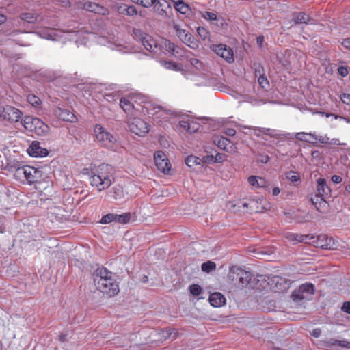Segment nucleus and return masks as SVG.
Instances as JSON below:
<instances>
[{"instance_id": "nucleus-1", "label": "nucleus", "mask_w": 350, "mask_h": 350, "mask_svg": "<svg viewBox=\"0 0 350 350\" xmlns=\"http://www.w3.org/2000/svg\"><path fill=\"white\" fill-rule=\"evenodd\" d=\"M93 280L96 289L109 297H113L120 292L118 282L105 267H98L94 273Z\"/></svg>"}, {"instance_id": "nucleus-2", "label": "nucleus", "mask_w": 350, "mask_h": 350, "mask_svg": "<svg viewBox=\"0 0 350 350\" xmlns=\"http://www.w3.org/2000/svg\"><path fill=\"white\" fill-rule=\"evenodd\" d=\"M114 168L111 165L103 163L98 165L91 173V186L99 192L107 189L114 181Z\"/></svg>"}, {"instance_id": "nucleus-3", "label": "nucleus", "mask_w": 350, "mask_h": 350, "mask_svg": "<svg viewBox=\"0 0 350 350\" xmlns=\"http://www.w3.org/2000/svg\"><path fill=\"white\" fill-rule=\"evenodd\" d=\"M284 237L288 241L293 243H306L313 244L317 247L327 250H334L337 247V243L334 239L325 234L318 236H310L287 232Z\"/></svg>"}, {"instance_id": "nucleus-4", "label": "nucleus", "mask_w": 350, "mask_h": 350, "mask_svg": "<svg viewBox=\"0 0 350 350\" xmlns=\"http://www.w3.org/2000/svg\"><path fill=\"white\" fill-rule=\"evenodd\" d=\"M40 172L36 168L24 165L17 167L14 173L16 180L23 184L31 185L36 183L40 177Z\"/></svg>"}, {"instance_id": "nucleus-5", "label": "nucleus", "mask_w": 350, "mask_h": 350, "mask_svg": "<svg viewBox=\"0 0 350 350\" xmlns=\"http://www.w3.org/2000/svg\"><path fill=\"white\" fill-rule=\"evenodd\" d=\"M22 123L26 130L38 136H46L49 132V126L38 118L26 116Z\"/></svg>"}, {"instance_id": "nucleus-6", "label": "nucleus", "mask_w": 350, "mask_h": 350, "mask_svg": "<svg viewBox=\"0 0 350 350\" xmlns=\"http://www.w3.org/2000/svg\"><path fill=\"white\" fill-rule=\"evenodd\" d=\"M94 133L97 142L103 146L109 149L114 148L116 146L117 140L116 137L100 124L95 126Z\"/></svg>"}, {"instance_id": "nucleus-7", "label": "nucleus", "mask_w": 350, "mask_h": 350, "mask_svg": "<svg viewBox=\"0 0 350 350\" xmlns=\"http://www.w3.org/2000/svg\"><path fill=\"white\" fill-rule=\"evenodd\" d=\"M228 277L230 280L235 282V284L243 288L250 284L252 275L249 271L233 267L230 270Z\"/></svg>"}, {"instance_id": "nucleus-8", "label": "nucleus", "mask_w": 350, "mask_h": 350, "mask_svg": "<svg viewBox=\"0 0 350 350\" xmlns=\"http://www.w3.org/2000/svg\"><path fill=\"white\" fill-rule=\"evenodd\" d=\"M136 98L142 100V103L145 101V96L140 94L129 96L121 98L120 101V106L123 111L129 116L135 115L136 111H140V108H138L135 105L134 103H136Z\"/></svg>"}, {"instance_id": "nucleus-9", "label": "nucleus", "mask_w": 350, "mask_h": 350, "mask_svg": "<svg viewBox=\"0 0 350 350\" xmlns=\"http://www.w3.org/2000/svg\"><path fill=\"white\" fill-rule=\"evenodd\" d=\"M22 116V111L15 107L8 105L0 107V120L14 123L18 122Z\"/></svg>"}, {"instance_id": "nucleus-10", "label": "nucleus", "mask_w": 350, "mask_h": 350, "mask_svg": "<svg viewBox=\"0 0 350 350\" xmlns=\"http://www.w3.org/2000/svg\"><path fill=\"white\" fill-rule=\"evenodd\" d=\"M290 282L279 275L267 277V285L270 290L275 292H284L288 289Z\"/></svg>"}, {"instance_id": "nucleus-11", "label": "nucleus", "mask_w": 350, "mask_h": 350, "mask_svg": "<svg viewBox=\"0 0 350 350\" xmlns=\"http://www.w3.org/2000/svg\"><path fill=\"white\" fill-rule=\"evenodd\" d=\"M314 293V286L310 283H306L299 286L292 293V299L293 301H301L303 299H308L310 296Z\"/></svg>"}, {"instance_id": "nucleus-12", "label": "nucleus", "mask_w": 350, "mask_h": 350, "mask_svg": "<svg viewBox=\"0 0 350 350\" xmlns=\"http://www.w3.org/2000/svg\"><path fill=\"white\" fill-rule=\"evenodd\" d=\"M154 159L158 170L163 174L169 173L171 170L172 165L167 157L163 151H157L154 153Z\"/></svg>"}, {"instance_id": "nucleus-13", "label": "nucleus", "mask_w": 350, "mask_h": 350, "mask_svg": "<svg viewBox=\"0 0 350 350\" xmlns=\"http://www.w3.org/2000/svg\"><path fill=\"white\" fill-rule=\"evenodd\" d=\"M130 131L139 136H144L150 131V125L144 120L136 118L129 124Z\"/></svg>"}, {"instance_id": "nucleus-14", "label": "nucleus", "mask_w": 350, "mask_h": 350, "mask_svg": "<svg viewBox=\"0 0 350 350\" xmlns=\"http://www.w3.org/2000/svg\"><path fill=\"white\" fill-rule=\"evenodd\" d=\"M211 49L228 63L234 61L233 51L227 45L224 44H215L211 46Z\"/></svg>"}, {"instance_id": "nucleus-15", "label": "nucleus", "mask_w": 350, "mask_h": 350, "mask_svg": "<svg viewBox=\"0 0 350 350\" xmlns=\"http://www.w3.org/2000/svg\"><path fill=\"white\" fill-rule=\"evenodd\" d=\"M81 5L82 9L96 14L107 16L109 14V9L95 2L84 1Z\"/></svg>"}, {"instance_id": "nucleus-16", "label": "nucleus", "mask_w": 350, "mask_h": 350, "mask_svg": "<svg viewBox=\"0 0 350 350\" xmlns=\"http://www.w3.org/2000/svg\"><path fill=\"white\" fill-rule=\"evenodd\" d=\"M213 142L218 148L228 152L232 153L237 150L234 144L226 137L217 136L214 138Z\"/></svg>"}, {"instance_id": "nucleus-17", "label": "nucleus", "mask_w": 350, "mask_h": 350, "mask_svg": "<svg viewBox=\"0 0 350 350\" xmlns=\"http://www.w3.org/2000/svg\"><path fill=\"white\" fill-rule=\"evenodd\" d=\"M164 49L173 55L175 57L181 59L184 56V51L183 49L176 45L174 43L168 40H164L163 42Z\"/></svg>"}, {"instance_id": "nucleus-18", "label": "nucleus", "mask_w": 350, "mask_h": 350, "mask_svg": "<svg viewBox=\"0 0 350 350\" xmlns=\"http://www.w3.org/2000/svg\"><path fill=\"white\" fill-rule=\"evenodd\" d=\"M54 113L63 121L75 122L77 120L76 116L68 109L57 107L54 109Z\"/></svg>"}, {"instance_id": "nucleus-19", "label": "nucleus", "mask_w": 350, "mask_h": 350, "mask_svg": "<svg viewBox=\"0 0 350 350\" xmlns=\"http://www.w3.org/2000/svg\"><path fill=\"white\" fill-rule=\"evenodd\" d=\"M30 156L34 157H45L48 154L49 152L46 148L40 146V142L33 141L27 150Z\"/></svg>"}, {"instance_id": "nucleus-20", "label": "nucleus", "mask_w": 350, "mask_h": 350, "mask_svg": "<svg viewBox=\"0 0 350 350\" xmlns=\"http://www.w3.org/2000/svg\"><path fill=\"white\" fill-rule=\"evenodd\" d=\"M154 9L162 16L167 15V10L171 9L169 3L166 0H155L153 3Z\"/></svg>"}, {"instance_id": "nucleus-21", "label": "nucleus", "mask_w": 350, "mask_h": 350, "mask_svg": "<svg viewBox=\"0 0 350 350\" xmlns=\"http://www.w3.org/2000/svg\"><path fill=\"white\" fill-rule=\"evenodd\" d=\"M142 43L147 51L154 53L157 52V44L152 36L145 34V36H142Z\"/></svg>"}, {"instance_id": "nucleus-22", "label": "nucleus", "mask_w": 350, "mask_h": 350, "mask_svg": "<svg viewBox=\"0 0 350 350\" xmlns=\"http://www.w3.org/2000/svg\"><path fill=\"white\" fill-rule=\"evenodd\" d=\"M209 302L213 307H221L226 303V298L219 292H215L210 295Z\"/></svg>"}, {"instance_id": "nucleus-23", "label": "nucleus", "mask_w": 350, "mask_h": 350, "mask_svg": "<svg viewBox=\"0 0 350 350\" xmlns=\"http://www.w3.org/2000/svg\"><path fill=\"white\" fill-rule=\"evenodd\" d=\"M331 190L327 185V182L325 178H319L317 181V193L325 198H327L330 196Z\"/></svg>"}, {"instance_id": "nucleus-24", "label": "nucleus", "mask_w": 350, "mask_h": 350, "mask_svg": "<svg viewBox=\"0 0 350 350\" xmlns=\"http://www.w3.org/2000/svg\"><path fill=\"white\" fill-rule=\"evenodd\" d=\"M325 198V197L319 195H314L311 198L312 203L316 208L321 213L323 212L327 207V202Z\"/></svg>"}, {"instance_id": "nucleus-25", "label": "nucleus", "mask_w": 350, "mask_h": 350, "mask_svg": "<svg viewBox=\"0 0 350 350\" xmlns=\"http://www.w3.org/2000/svg\"><path fill=\"white\" fill-rule=\"evenodd\" d=\"M152 111L154 112L151 113V114L152 116H156L154 118L155 119H166L168 118V116L171 114L170 110L164 109L163 107H162L160 105L154 106L152 108Z\"/></svg>"}, {"instance_id": "nucleus-26", "label": "nucleus", "mask_w": 350, "mask_h": 350, "mask_svg": "<svg viewBox=\"0 0 350 350\" xmlns=\"http://www.w3.org/2000/svg\"><path fill=\"white\" fill-rule=\"evenodd\" d=\"M247 180L251 186L256 188L265 187L266 186L265 179L259 176H250L248 177Z\"/></svg>"}, {"instance_id": "nucleus-27", "label": "nucleus", "mask_w": 350, "mask_h": 350, "mask_svg": "<svg viewBox=\"0 0 350 350\" xmlns=\"http://www.w3.org/2000/svg\"><path fill=\"white\" fill-rule=\"evenodd\" d=\"M294 15L293 21L296 24L308 23L310 20L308 15L304 12H299Z\"/></svg>"}, {"instance_id": "nucleus-28", "label": "nucleus", "mask_w": 350, "mask_h": 350, "mask_svg": "<svg viewBox=\"0 0 350 350\" xmlns=\"http://www.w3.org/2000/svg\"><path fill=\"white\" fill-rule=\"evenodd\" d=\"M174 8L177 12L185 15L189 14L191 12V8L189 5L186 4L183 1L176 3V5H174Z\"/></svg>"}, {"instance_id": "nucleus-29", "label": "nucleus", "mask_w": 350, "mask_h": 350, "mask_svg": "<svg viewBox=\"0 0 350 350\" xmlns=\"http://www.w3.org/2000/svg\"><path fill=\"white\" fill-rule=\"evenodd\" d=\"M38 16L32 12L22 13L20 18L29 23H34L37 21Z\"/></svg>"}, {"instance_id": "nucleus-30", "label": "nucleus", "mask_w": 350, "mask_h": 350, "mask_svg": "<svg viewBox=\"0 0 350 350\" xmlns=\"http://www.w3.org/2000/svg\"><path fill=\"white\" fill-rule=\"evenodd\" d=\"M201 159L193 155L188 156L185 159L186 165L189 167H193L200 164Z\"/></svg>"}, {"instance_id": "nucleus-31", "label": "nucleus", "mask_w": 350, "mask_h": 350, "mask_svg": "<svg viewBox=\"0 0 350 350\" xmlns=\"http://www.w3.org/2000/svg\"><path fill=\"white\" fill-rule=\"evenodd\" d=\"M174 29L177 36L182 40V42H183V40H185L187 38V36L191 34L189 32L187 31L185 29H182L178 25H175L174 26Z\"/></svg>"}, {"instance_id": "nucleus-32", "label": "nucleus", "mask_w": 350, "mask_h": 350, "mask_svg": "<svg viewBox=\"0 0 350 350\" xmlns=\"http://www.w3.org/2000/svg\"><path fill=\"white\" fill-rule=\"evenodd\" d=\"M161 64L168 70H172L174 71H180L181 70V68L179 64L172 61H163L161 62Z\"/></svg>"}, {"instance_id": "nucleus-33", "label": "nucleus", "mask_w": 350, "mask_h": 350, "mask_svg": "<svg viewBox=\"0 0 350 350\" xmlns=\"http://www.w3.org/2000/svg\"><path fill=\"white\" fill-rule=\"evenodd\" d=\"M27 100L29 104L36 108H40L41 106V100L36 95L29 94Z\"/></svg>"}, {"instance_id": "nucleus-34", "label": "nucleus", "mask_w": 350, "mask_h": 350, "mask_svg": "<svg viewBox=\"0 0 350 350\" xmlns=\"http://www.w3.org/2000/svg\"><path fill=\"white\" fill-rule=\"evenodd\" d=\"M183 42H184L188 46L192 49H196L197 47H198V41L191 34L187 36V39L185 40H183Z\"/></svg>"}, {"instance_id": "nucleus-35", "label": "nucleus", "mask_w": 350, "mask_h": 350, "mask_svg": "<svg viewBox=\"0 0 350 350\" xmlns=\"http://www.w3.org/2000/svg\"><path fill=\"white\" fill-rule=\"evenodd\" d=\"M201 269L204 272L210 273L216 269V265L212 261H207L202 263Z\"/></svg>"}, {"instance_id": "nucleus-36", "label": "nucleus", "mask_w": 350, "mask_h": 350, "mask_svg": "<svg viewBox=\"0 0 350 350\" xmlns=\"http://www.w3.org/2000/svg\"><path fill=\"white\" fill-rule=\"evenodd\" d=\"M189 62L190 64L198 71H202L204 70V64L200 60L196 58H191L190 59Z\"/></svg>"}, {"instance_id": "nucleus-37", "label": "nucleus", "mask_w": 350, "mask_h": 350, "mask_svg": "<svg viewBox=\"0 0 350 350\" xmlns=\"http://www.w3.org/2000/svg\"><path fill=\"white\" fill-rule=\"evenodd\" d=\"M241 206L243 207V208H250L251 211H254V212H260L261 211L259 210L258 208H254V205L256 204V202L254 200H250L249 202H241Z\"/></svg>"}, {"instance_id": "nucleus-38", "label": "nucleus", "mask_w": 350, "mask_h": 350, "mask_svg": "<svg viewBox=\"0 0 350 350\" xmlns=\"http://www.w3.org/2000/svg\"><path fill=\"white\" fill-rule=\"evenodd\" d=\"M189 292L193 296H198L202 293V288L198 284H191L189 286Z\"/></svg>"}, {"instance_id": "nucleus-39", "label": "nucleus", "mask_w": 350, "mask_h": 350, "mask_svg": "<svg viewBox=\"0 0 350 350\" xmlns=\"http://www.w3.org/2000/svg\"><path fill=\"white\" fill-rule=\"evenodd\" d=\"M132 2L142 5L145 8H148L153 5L155 0H131Z\"/></svg>"}, {"instance_id": "nucleus-40", "label": "nucleus", "mask_w": 350, "mask_h": 350, "mask_svg": "<svg viewBox=\"0 0 350 350\" xmlns=\"http://www.w3.org/2000/svg\"><path fill=\"white\" fill-rule=\"evenodd\" d=\"M202 126L196 120H190L189 133H196L200 130Z\"/></svg>"}, {"instance_id": "nucleus-41", "label": "nucleus", "mask_w": 350, "mask_h": 350, "mask_svg": "<svg viewBox=\"0 0 350 350\" xmlns=\"http://www.w3.org/2000/svg\"><path fill=\"white\" fill-rule=\"evenodd\" d=\"M118 223L119 224H127L131 219V213H125L118 215Z\"/></svg>"}, {"instance_id": "nucleus-42", "label": "nucleus", "mask_w": 350, "mask_h": 350, "mask_svg": "<svg viewBox=\"0 0 350 350\" xmlns=\"http://www.w3.org/2000/svg\"><path fill=\"white\" fill-rule=\"evenodd\" d=\"M113 213H109L103 215L100 221V223L103 224H109L113 221Z\"/></svg>"}, {"instance_id": "nucleus-43", "label": "nucleus", "mask_w": 350, "mask_h": 350, "mask_svg": "<svg viewBox=\"0 0 350 350\" xmlns=\"http://www.w3.org/2000/svg\"><path fill=\"white\" fill-rule=\"evenodd\" d=\"M258 82L262 88H266L269 85V81L264 75H262L258 77Z\"/></svg>"}, {"instance_id": "nucleus-44", "label": "nucleus", "mask_w": 350, "mask_h": 350, "mask_svg": "<svg viewBox=\"0 0 350 350\" xmlns=\"http://www.w3.org/2000/svg\"><path fill=\"white\" fill-rule=\"evenodd\" d=\"M202 17L209 21H216L217 15L213 12H205L202 14Z\"/></svg>"}, {"instance_id": "nucleus-45", "label": "nucleus", "mask_w": 350, "mask_h": 350, "mask_svg": "<svg viewBox=\"0 0 350 350\" xmlns=\"http://www.w3.org/2000/svg\"><path fill=\"white\" fill-rule=\"evenodd\" d=\"M338 73L342 77H347L349 74L348 67L344 66L338 67Z\"/></svg>"}, {"instance_id": "nucleus-46", "label": "nucleus", "mask_w": 350, "mask_h": 350, "mask_svg": "<svg viewBox=\"0 0 350 350\" xmlns=\"http://www.w3.org/2000/svg\"><path fill=\"white\" fill-rule=\"evenodd\" d=\"M340 98L344 104L350 105V94L343 93L340 96Z\"/></svg>"}, {"instance_id": "nucleus-47", "label": "nucleus", "mask_w": 350, "mask_h": 350, "mask_svg": "<svg viewBox=\"0 0 350 350\" xmlns=\"http://www.w3.org/2000/svg\"><path fill=\"white\" fill-rule=\"evenodd\" d=\"M287 178L291 181V182H297L299 180L300 176L299 175L295 172H291L288 176Z\"/></svg>"}, {"instance_id": "nucleus-48", "label": "nucleus", "mask_w": 350, "mask_h": 350, "mask_svg": "<svg viewBox=\"0 0 350 350\" xmlns=\"http://www.w3.org/2000/svg\"><path fill=\"white\" fill-rule=\"evenodd\" d=\"M137 11L136 8L134 5H128V8H126V15L133 16L137 15Z\"/></svg>"}, {"instance_id": "nucleus-49", "label": "nucleus", "mask_w": 350, "mask_h": 350, "mask_svg": "<svg viewBox=\"0 0 350 350\" xmlns=\"http://www.w3.org/2000/svg\"><path fill=\"white\" fill-rule=\"evenodd\" d=\"M226 160V156L222 153H217L215 157V161L218 163H222Z\"/></svg>"}, {"instance_id": "nucleus-50", "label": "nucleus", "mask_w": 350, "mask_h": 350, "mask_svg": "<svg viewBox=\"0 0 350 350\" xmlns=\"http://www.w3.org/2000/svg\"><path fill=\"white\" fill-rule=\"evenodd\" d=\"M180 126L185 130L189 131L190 120H181L179 122Z\"/></svg>"}, {"instance_id": "nucleus-51", "label": "nucleus", "mask_w": 350, "mask_h": 350, "mask_svg": "<svg viewBox=\"0 0 350 350\" xmlns=\"http://www.w3.org/2000/svg\"><path fill=\"white\" fill-rule=\"evenodd\" d=\"M146 100L147 99L145 97V101H144V103H142V100H139V98H136V103H134L136 107H137L138 108H139V107H140L142 108V109H140V110H141L140 111H142V112H144L143 111V108L146 107L144 106V105L147 103V100Z\"/></svg>"}, {"instance_id": "nucleus-52", "label": "nucleus", "mask_w": 350, "mask_h": 350, "mask_svg": "<svg viewBox=\"0 0 350 350\" xmlns=\"http://www.w3.org/2000/svg\"><path fill=\"white\" fill-rule=\"evenodd\" d=\"M198 33L200 35V36L203 39L205 40L207 37L208 32L203 27H199L197 29Z\"/></svg>"}, {"instance_id": "nucleus-53", "label": "nucleus", "mask_w": 350, "mask_h": 350, "mask_svg": "<svg viewBox=\"0 0 350 350\" xmlns=\"http://www.w3.org/2000/svg\"><path fill=\"white\" fill-rule=\"evenodd\" d=\"M126 8H128V5L122 3L118 7L117 10L120 14L126 15Z\"/></svg>"}, {"instance_id": "nucleus-54", "label": "nucleus", "mask_w": 350, "mask_h": 350, "mask_svg": "<svg viewBox=\"0 0 350 350\" xmlns=\"http://www.w3.org/2000/svg\"><path fill=\"white\" fill-rule=\"evenodd\" d=\"M308 135L307 133H297L296 135V138L299 140H301V141H305V142H307L308 141V139L306 138V137L308 136Z\"/></svg>"}, {"instance_id": "nucleus-55", "label": "nucleus", "mask_w": 350, "mask_h": 350, "mask_svg": "<svg viewBox=\"0 0 350 350\" xmlns=\"http://www.w3.org/2000/svg\"><path fill=\"white\" fill-rule=\"evenodd\" d=\"M336 344L338 345L340 347L350 349V342L346 340H338L336 342Z\"/></svg>"}, {"instance_id": "nucleus-56", "label": "nucleus", "mask_w": 350, "mask_h": 350, "mask_svg": "<svg viewBox=\"0 0 350 350\" xmlns=\"http://www.w3.org/2000/svg\"><path fill=\"white\" fill-rule=\"evenodd\" d=\"M342 310L347 314H350V301H346L342 306Z\"/></svg>"}, {"instance_id": "nucleus-57", "label": "nucleus", "mask_w": 350, "mask_h": 350, "mask_svg": "<svg viewBox=\"0 0 350 350\" xmlns=\"http://www.w3.org/2000/svg\"><path fill=\"white\" fill-rule=\"evenodd\" d=\"M342 178L341 176H338V175H334L332 176V180L333 183H336V184H338V183H340L342 182Z\"/></svg>"}, {"instance_id": "nucleus-58", "label": "nucleus", "mask_w": 350, "mask_h": 350, "mask_svg": "<svg viewBox=\"0 0 350 350\" xmlns=\"http://www.w3.org/2000/svg\"><path fill=\"white\" fill-rule=\"evenodd\" d=\"M342 44L344 47L350 50V38L345 39L342 41Z\"/></svg>"}, {"instance_id": "nucleus-59", "label": "nucleus", "mask_w": 350, "mask_h": 350, "mask_svg": "<svg viewBox=\"0 0 350 350\" xmlns=\"http://www.w3.org/2000/svg\"><path fill=\"white\" fill-rule=\"evenodd\" d=\"M321 334V330L319 329H314L312 331V335L316 338L319 337Z\"/></svg>"}, {"instance_id": "nucleus-60", "label": "nucleus", "mask_w": 350, "mask_h": 350, "mask_svg": "<svg viewBox=\"0 0 350 350\" xmlns=\"http://www.w3.org/2000/svg\"><path fill=\"white\" fill-rule=\"evenodd\" d=\"M7 21V16L4 14H0V25L5 23Z\"/></svg>"}, {"instance_id": "nucleus-61", "label": "nucleus", "mask_w": 350, "mask_h": 350, "mask_svg": "<svg viewBox=\"0 0 350 350\" xmlns=\"http://www.w3.org/2000/svg\"><path fill=\"white\" fill-rule=\"evenodd\" d=\"M280 192V189L279 187H274L272 190V194L273 196H278Z\"/></svg>"}, {"instance_id": "nucleus-62", "label": "nucleus", "mask_w": 350, "mask_h": 350, "mask_svg": "<svg viewBox=\"0 0 350 350\" xmlns=\"http://www.w3.org/2000/svg\"><path fill=\"white\" fill-rule=\"evenodd\" d=\"M235 133L236 131L234 129H228V131L226 132V134L229 136H233L235 135Z\"/></svg>"}, {"instance_id": "nucleus-63", "label": "nucleus", "mask_w": 350, "mask_h": 350, "mask_svg": "<svg viewBox=\"0 0 350 350\" xmlns=\"http://www.w3.org/2000/svg\"><path fill=\"white\" fill-rule=\"evenodd\" d=\"M264 40V37L262 36H259L257 37L256 41L257 43L261 44Z\"/></svg>"}, {"instance_id": "nucleus-64", "label": "nucleus", "mask_w": 350, "mask_h": 350, "mask_svg": "<svg viewBox=\"0 0 350 350\" xmlns=\"http://www.w3.org/2000/svg\"><path fill=\"white\" fill-rule=\"evenodd\" d=\"M345 190L347 191L348 193H350V183L347 184L345 187Z\"/></svg>"}]
</instances>
